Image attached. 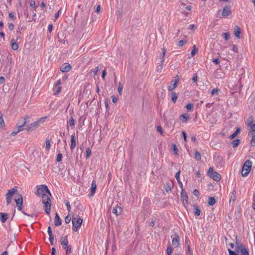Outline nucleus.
Segmentation results:
<instances>
[{
  "mask_svg": "<svg viewBox=\"0 0 255 255\" xmlns=\"http://www.w3.org/2000/svg\"><path fill=\"white\" fill-rule=\"evenodd\" d=\"M228 252L229 255H249V251L245 246L239 243H236L235 252L231 249H228Z\"/></svg>",
  "mask_w": 255,
  "mask_h": 255,
  "instance_id": "nucleus-1",
  "label": "nucleus"
},
{
  "mask_svg": "<svg viewBox=\"0 0 255 255\" xmlns=\"http://www.w3.org/2000/svg\"><path fill=\"white\" fill-rule=\"evenodd\" d=\"M60 243L62 248L66 250V255L70 254L71 253V247L70 245H68L67 236L61 238Z\"/></svg>",
  "mask_w": 255,
  "mask_h": 255,
  "instance_id": "nucleus-2",
  "label": "nucleus"
},
{
  "mask_svg": "<svg viewBox=\"0 0 255 255\" xmlns=\"http://www.w3.org/2000/svg\"><path fill=\"white\" fill-rule=\"evenodd\" d=\"M252 162L249 160L245 161L242 170V175L243 176L246 177L251 170Z\"/></svg>",
  "mask_w": 255,
  "mask_h": 255,
  "instance_id": "nucleus-3",
  "label": "nucleus"
},
{
  "mask_svg": "<svg viewBox=\"0 0 255 255\" xmlns=\"http://www.w3.org/2000/svg\"><path fill=\"white\" fill-rule=\"evenodd\" d=\"M37 191L35 192V194L38 196H41L45 194L50 195V192L48 189V187L45 185H40L36 186Z\"/></svg>",
  "mask_w": 255,
  "mask_h": 255,
  "instance_id": "nucleus-4",
  "label": "nucleus"
},
{
  "mask_svg": "<svg viewBox=\"0 0 255 255\" xmlns=\"http://www.w3.org/2000/svg\"><path fill=\"white\" fill-rule=\"evenodd\" d=\"M18 194L17 192V190L16 189L13 188L8 190L7 194H6V204L8 205L12 201V197L14 196H17V194Z\"/></svg>",
  "mask_w": 255,
  "mask_h": 255,
  "instance_id": "nucleus-5",
  "label": "nucleus"
},
{
  "mask_svg": "<svg viewBox=\"0 0 255 255\" xmlns=\"http://www.w3.org/2000/svg\"><path fill=\"white\" fill-rule=\"evenodd\" d=\"M72 222L73 230L74 232H76L81 227L83 220L79 217H74L72 219Z\"/></svg>",
  "mask_w": 255,
  "mask_h": 255,
  "instance_id": "nucleus-6",
  "label": "nucleus"
},
{
  "mask_svg": "<svg viewBox=\"0 0 255 255\" xmlns=\"http://www.w3.org/2000/svg\"><path fill=\"white\" fill-rule=\"evenodd\" d=\"M208 175L216 181H219L221 178V175L217 172L214 171V169L210 167L208 172Z\"/></svg>",
  "mask_w": 255,
  "mask_h": 255,
  "instance_id": "nucleus-7",
  "label": "nucleus"
},
{
  "mask_svg": "<svg viewBox=\"0 0 255 255\" xmlns=\"http://www.w3.org/2000/svg\"><path fill=\"white\" fill-rule=\"evenodd\" d=\"M45 118H42L39 119L37 121H35L31 124L28 125L26 128L27 130H33L38 127L40 123H43L44 121Z\"/></svg>",
  "mask_w": 255,
  "mask_h": 255,
  "instance_id": "nucleus-8",
  "label": "nucleus"
},
{
  "mask_svg": "<svg viewBox=\"0 0 255 255\" xmlns=\"http://www.w3.org/2000/svg\"><path fill=\"white\" fill-rule=\"evenodd\" d=\"M15 202H16V204L17 206V209L18 210L21 211L22 209V203L23 200L22 196L19 193L17 194V196H15L14 198Z\"/></svg>",
  "mask_w": 255,
  "mask_h": 255,
  "instance_id": "nucleus-9",
  "label": "nucleus"
},
{
  "mask_svg": "<svg viewBox=\"0 0 255 255\" xmlns=\"http://www.w3.org/2000/svg\"><path fill=\"white\" fill-rule=\"evenodd\" d=\"M50 195L51 194L49 195L46 193L40 196L42 197V202L44 205H47V203H51V200L49 197Z\"/></svg>",
  "mask_w": 255,
  "mask_h": 255,
  "instance_id": "nucleus-10",
  "label": "nucleus"
},
{
  "mask_svg": "<svg viewBox=\"0 0 255 255\" xmlns=\"http://www.w3.org/2000/svg\"><path fill=\"white\" fill-rule=\"evenodd\" d=\"M231 13V10L230 7L228 6H225L223 8L222 15L223 17H227L229 16Z\"/></svg>",
  "mask_w": 255,
  "mask_h": 255,
  "instance_id": "nucleus-11",
  "label": "nucleus"
},
{
  "mask_svg": "<svg viewBox=\"0 0 255 255\" xmlns=\"http://www.w3.org/2000/svg\"><path fill=\"white\" fill-rule=\"evenodd\" d=\"M71 66L68 63H64L60 67V70L63 72H67L70 70Z\"/></svg>",
  "mask_w": 255,
  "mask_h": 255,
  "instance_id": "nucleus-12",
  "label": "nucleus"
},
{
  "mask_svg": "<svg viewBox=\"0 0 255 255\" xmlns=\"http://www.w3.org/2000/svg\"><path fill=\"white\" fill-rule=\"evenodd\" d=\"M178 82V79H175L174 80H172L171 82L170 85L168 87V89L169 91H172L177 87V84Z\"/></svg>",
  "mask_w": 255,
  "mask_h": 255,
  "instance_id": "nucleus-13",
  "label": "nucleus"
},
{
  "mask_svg": "<svg viewBox=\"0 0 255 255\" xmlns=\"http://www.w3.org/2000/svg\"><path fill=\"white\" fill-rule=\"evenodd\" d=\"M76 146V143L75 141V133H73L71 135V145L70 148L71 150H73Z\"/></svg>",
  "mask_w": 255,
  "mask_h": 255,
  "instance_id": "nucleus-14",
  "label": "nucleus"
},
{
  "mask_svg": "<svg viewBox=\"0 0 255 255\" xmlns=\"http://www.w3.org/2000/svg\"><path fill=\"white\" fill-rule=\"evenodd\" d=\"M179 242H180V238L178 236H176L172 241V245L175 247L177 248L179 245Z\"/></svg>",
  "mask_w": 255,
  "mask_h": 255,
  "instance_id": "nucleus-15",
  "label": "nucleus"
},
{
  "mask_svg": "<svg viewBox=\"0 0 255 255\" xmlns=\"http://www.w3.org/2000/svg\"><path fill=\"white\" fill-rule=\"evenodd\" d=\"M122 211V208L120 206H116V207H114L112 212L116 215L118 216L121 214Z\"/></svg>",
  "mask_w": 255,
  "mask_h": 255,
  "instance_id": "nucleus-16",
  "label": "nucleus"
},
{
  "mask_svg": "<svg viewBox=\"0 0 255 255\" xmlns=\"http://www.w3.org/2000/svg\"><path fill=\"white\" fill-rule=\"evenodd\" d=\"M8 214L7 213H0V221L4 223L6 222V221L7 219L8 218Z\"/></svg>",
  "mask_w": 255,
  "mask_h": 255,
  "instance_id": "nucleus-17",
  "label": "nucleus"
},
{
  "mask_svg": "<svg viewBox=\"0 0 255 255\" xmlns=\"http://www.w3.org/2000/svg\"><path fill=\"white\" fill-rule=\"evenodd\" d=\"M97 188L96 182L95 180H93L91 184V195L93 196L95 193L96 189Z\"/></svg>",
  "mask_w": 255,
  "mask_h": 255,
  "instance_id": "nucleus-18",
  "label": "nucleus"
},
{
  "mask_svg": "<svg viewBox=\"0 0 255 255\" xmlns=\"http://www.w3.org/2000/svg\"><path fill=\"white\" fill-rule=\"evenodd\" d=\"M240 34H241V29L240 27L238 25L235 26L234 28V34L235 35L238 37H240Z\"/></svg>",
  "mask_w": 255,
  "mask_h": 255,
  "instance_id": "nucleus-19",
  "label": "nucleus"
},
{
  "mask_svg": "<svg viewBox=\"0 0 255 255\" xmlns=\"http://www.w3.org/2000/svg\"><path fill=\"white\" fill-rule=\"evenodd\" d=\"M54 224L56 226H58L61 224V220L57 213L55 214Z\"/></svg>",
  "mask_w": 255,
  "mask_h": 255,
  "instance_id": "nucleus-20",
  "label": "nucleus"
},
{
  "mask_svg": "<svg viewBox=\"0 0 255 255\" xmlns=\"http://www.w3.org/2000/svg\"><path fill=\"white\" fill-rule=\"evenodd\" d=\"M28 118V117L27 116H26L24 119V122L22 124L19 125L17 127V128H18V130L17 131H18V132L20 131H22L23 129V127L26 125V123H27V121H26V120Z\"/></svg>",
  "mask_w": 255,
  "mask_h": 255,
  "instance_id": "nucleus-21",
  "label": "nucleus"
},
{
  "mask_svg": "<svg viewBox=\"0 0 255 255\" xmlns=\"http://www.w3.org/2000/svg\"><path fill=\"white\" fill-rule=\"evenodd\" d=\"M11 48L13 50H16L18 48V45L16 42L15 39H12L11 40Z\"/></svg>",
  "mask_w": 255,
  "mask_h": 255,
  "instance_id": "nucleus-22",
  "label": "nucleus"
},
{
  "mask_svg": "<svg viewBox=\"0 0 255 255\" xmlns=\"http://www.w3.org/2000/svg\"><path fill=\"white\" fill-rule=\"evenodd\" d=\"M249 135L251 136H255V124L251 126V130L249 131Z\"/></svg>",
  "mask_w": 255,
  "mask_h": 255,
  "instance_id": "nucleus-23",
  "label": "nucleus"
},
{
  "mask_svg": "<svg viewBox=\"0 0 255 255\" xmlns=\"http://www.w3.org/2000/svg\"><path fill=\"white\" fill-rule=\"evenodd\" d=\"M237 196H236V192L235 190H234L232 192V195L230 199V202H231V201H233V202H234L236 199Z\"/></svg>",
  "mask_w": 255,
  "mask_h": 255,
  "instance_id": "nucleus-24",
  "label": "nucleus"
},
{
  "mask_svg": "<svg viewBox=\"0 0 255 255\" xmlns=\"http://www.w3.org/2000/svg\"><path fill=\"white\" fill-rule=\"evenodd\" d=\"M61 88L60 86H54L53 87V91L54 92V95L59 94L61 92Z\"/></svg>",
  "mask_w": 255,
  "mask_h": 255,
  "instance_id": "nucleus-25",
  "label": "nucleus"
},
{
  "mask_svg": "<svg viewBox=\"0 0 255 255\" xmlns=\"http://www.w3.org/2000/svg\"><path fill=\"white\" fill-rule=\"evenodd\" d=\"M240 130H240V128H237L236 129V131L230 135V138L231 139L234 138L237 135V134L240 132Z\"/></svg>",
  "mask_w": 255,
  "mask_h": 255,
  "instance_id": "nucleus-26",
  "label": "nucleus"
},
{
  "mask_svg": "<svg viewBox=\"0 0 255 255\" xmlns=\"http://www.w3.org/2000/svg\"><path fill=\"white\" fill-rule=\"evenodd\" d=\"M171 99L172 101L175 103L177 99V95L174 92H172L171 93Z\"/></svg>",
  "mask_w": 255,
  "mask_h": 255,
  "instance_id": "nucleus-27",
  "label": "nucleus"
},
{
  "mask_svg": "<svg viewBox=\"0 0 255 255\" xmlns=\"http://www.w3.org/2000/svg\"><path fill=\"white\" fill-rule=\"evenodd\" d=\"M240 143L239 139H235L232 142V146L234 148L237 147Z\"/></svg>",
  "mask_w": 255,
  "mask_h": 255,
  "instance_id": "nucleus-28",
  "label": "nucleus"
},
{
  "mask_svg": "<svg viewBox=\"0 0 255 255\" xmlns=\"http://www.w3.org/2000/svg\"><path fill=\"white\" fill-rule=\"evenodd\" d=\"M45 207V211L47 214H50L51 209V203H47V205H44Z\"/></svg>",
  "mask_w": 255,
  "mask_h": 255,
  "instance_id": "nucleus-29",
  "label": "nucleus"
},
{
  "mask_svg": "<svg viewBox=\"0 0 255 255\" xmlns=\"http://www.w3.org/2000/svg\"><path fill=\"white\" fill-rule=\"evenodd\" d=\"M201 154L198 151H196L195 152L194 158L196 160L199 161L201 160Z\"/></svg>",
  "mask_w": 255,
  "mask_h": 255,
  "instance_id": "nucleus-30",
  "label": "nucleus"
},
{
  "mask_svg": "<svg viewBox=\"0 0 255 255\" xmlns=\"http://www.w3.org/2000/svg\"><path fill=\"white\" fill-rule=\"evenodd\" d=\"M219 91L220 90L218 88L213 89L211 92V95H218L219 94Z\"/></svg>",
  "mask_w": 255,
  "mask_h": 255,
  "instance_id": "nucleus-31",
  "label": "nucleus"
},
{
  "mask_svg": "<svg viewBox=\"0 0 255 255\" xmlns=\"http://www.w3.org/2000/svg\"><path fill=\"white\" fill-rule=\"evenodd\" d=\"M46 143V149L47 151H49L50 149L51 144L49 139L47 138L45 141Z\"/></svg>",
  "mask_w": 255,
  "mask_h": 255,
  "instance_id": "nucleus-32",
  "label": "nucleus"
},
{
  "mask_svg": "<svg viewBox=\"0 0 255 255\" xmlns=\"http://www.w3.org/2000/svg\"><path fill=\"white\" fill-rule=\"evenodd\" d=\"M216 203L215 198L214 197L209 198L208 204L210 205H213Z\"/></svg>",
  "mask_w": 255,
  "mask_h": 255,
  "instance_id": "nucleus-33",
  "label": "nucleus"
},
{
  "mask_svg": "<svg viewBox=\"0 0 255 255\" xmlns=\"http://www.w3.org/2000/svg\"><path fill=\"white\" fill-rule=\"evenodd\" d=\"M68 124L69 125V126H70V127H74V125H75V121L74 120V119L73 118V117H71L69 119V121L68 123Z\"/></svg>",
  "mask_w": 255,
  "mask_h": 255,
  "instance_id": "nucleus-34",
  "label": "nucleus"
},
{
  "mask_svg": "<svg viewBox=\"0 0 255 255\" xmlns=\"http://www.w3.org/2000/svg\"><path fill=\"white\" fill-rule=\"evenodd\" d=\"M172 150L175 155H178V149L175 144H172Z\"/></svg>",
  "mask_w": 255,
  "mask_h": 255,
  "instance_id": "nucleus-35",
  "label": "nucleus"
},
{
  "mask_svg": "<svg viewBox=\"0 0 255 255\" xmlns=\"http://www.w3.org/2000/svg\"><path fill=\"white\" fill-rule=\"evenodd\" d=\"M162 55H162V59L161 60V62L162 63V64H163L164 61V57H165V54L166 53V51L164 48H162Z\"/></svg>",
  "mask_w": 255,
  "mask_h": 255,
  "instance_id": "nucleus-36",
  "label": "nucleus"
},
{
  "mask_svg": "<svg viewBox=\"0 0 255 255\" xmlns=\"http://www.w3.org/2000/svg\"><path fill=\"white\" fill-rule=\"evenodd\" d=\"M163 64H162V63L160 62V64L157 66L156 69L158 72H161V70L163 68Z\"/></svg>",
  "mask_w": 255,
  "mask_h": 255,
  "instance_id": "nucleus-37",
  "label": "nucleus"
},
{
  "mask_svg": "<svg viewBox=\"0 0 255 255\" xmlns=\"http://www.w3.org/2000/svg\"><path fill=\"white\" fill-rule=\"evenodd\" d=\"M197 51V50L196 49V46L194 45L193 48L191 52V56H194L195 55Z\"/></svg>",
  "mask_w": 255,
  "mask_h": 255,
  "instance_id": "nucleus-38",
  "label": "nucleus"
},
{
  "mask_svg": "<svg viewBox=\"0 0 255 255\" xmlns=\"http://www.w3.org/2000/svg\"><path fill=\"white\" fill-rule=\"evenodd\" d=\"M186 43V41L185 40H181L178 41V45L179 46H183L184 44Z\"/></svg>",
  "mask_w": 255,
  "mask_h": 255,
  "instance_id": "nucleus-39",
  "label": "nucleus"
},
{
  "mask_svg": "<svg viewBox=\"0 0 255 255\" xmlns=\"http://www.w3.org/2000/svg\"><path fill=\"white\" fill-rule=\"evenodd\" d=\"M122 90H123V85H122V84L121 83H119V86L118 88V91L120 95H121Z\"/></svg>",
  "mask_w": 255,
  "mask_h": 255,
  "instance_id": "nucleus-40",
  "label": "nucleus"
},
{
  "mask_svg": "<svg viewBox=\"0 0 255 255\" xmlns=\"http://www.w3.org/2000/svg\"><path fill=\"white\" fill-rule=\"evenodd\" d=\"M62 158V154L60 153H58L57 155L56 161L60 162L61 161Z\"/></svg>",
  "mask_w": 255,
  "mask_h": 255,
  "instance_id": "nucleus-41",
  "label": "nucleus"
},
{
  "mask_svg": "<svg viewBox=\"0 0 255 255\" xmlns=\"http://www.w3.org/2000/svg\"><path fill=\"white\" fill-rule=\"evenodd\" d=\"M195 214L196 215V216H199L200 215V213H201V211L200 210V209L198 208V207H196L195 208Z\"/></svg>",
  "mask_w": 255,
  "mask_h": 255,
  "instance_id": "nucleus-42",
  "label": "nucleus"
},
{
  "mask_svg": "<svg viewBox=\"0 0 255 255\" xmlns=\"http://www.w3.org/2000/svg\"><path fill=\"white\" fill-rule=\"evenodd\" d=\"M225 39L227 40L230 38V33L228 32H225L223 34Z\"/></svg>",
  "mask_w": 255,
  "mask_h": 255,
  "instance_id": "nucleus-43",
  "label": "nucleus"
},
{
  "mask_svg": "<svg viewBox=\"0 0 255 255\" xmlns=\"http://www.w3.org/2000/svg\"><path fill=\"white\" fill-rule=\"evenodd\" d=\"M181 197L182 198V199L183 200L185 199V198L186 200H187V196L185 194V193H184L183 189H182V191L181 192Z\"/></svg>",
  "mask_w": 255,
  "mask_h": 255,
  "instance_id": "nucleus-44",
  "label": "nucleus"
},
{
  "mask_svg": "<svg viewBox=\"0 0 255 255\" xmlns=\"http://www.w3.org/2000/svg\"><path fill=\"white\" fill-rule=\"evenodd\" d=\"M252 139L251 141V145L253 147L255 146V136H252Z\"/></svg>",
  "mask_w": 255,
  "mask_h": 255,
  "instance_id": "nucleus-45",
  "label": "nucleus"
},
{
  "mask_svg": "<svg viewBox=\"0 0 255 255\" xmlns=\"http://www.w3.org/2000/svg\"><path fill=\"white\" fill-rule=\"evenodd\" d=\"M172 252V249L170 246H168L167 249V254L168 255H171Z\"/></svg>",
  "mask_w": 255,
  "mask_h": 255,
  "instance_id": "nucleus-46",
  "label": "nucleus"
},
{
  "mask_svg": "<svg viewBox=\"0 0 255 255\" xmlns=\"http://www.w3.org/2000/svg\"><path fill=\"white\" fill-rule=\"evenodd\" d=\"M65 204H66L67 210L68 211L69 213L70 212V211H71V206H70L69 202L67 201L65 203Z\"/></svg>",
  "mask_w": 255,
  "mask_h": 255,
  "instance_id": "nucleus-47",
  "label": "nucleus"
},
{
  "mask_svg": "<svg viewBox=\"0 0 255 255\" xmlns=\"http://www.w3.org/2000/svg\"><path fill=\"white\" fill-rule=\"evenodd\" d=\"M91 150L89 148L86 149V158H88L91 154Z\"/></svg>",
  "mask_w": 255,
  "mask_h": 255,
  "instance_id": "nucleus-48",
  "label": "nucleus"
},
{
  "mask_svg": "<svg viewBox=\"0 0 255 255\" xmlns=\"http://www.w3.org/2000/svg\"><path fill=\"white\" fill-rule=\"evenodd\" d=\"M71 219L68 216H66L65 218V222L66 223L68 224L70 222Z\"/></svg>",
  "mask_w": 255,
  "mask_h": 255,
  "instance_id": "nucleus-49",
  "label": "nucleus"
},
{
  "mask_svg": "<svg viewBox=\"0 0 255 255\" xmlns=\"http://www.w3.org/2000/svg\"><path fill=\"white\" fill-rule=\"evenodd\" d=\"M193 194L194 196L198 197L199 195V192L197 189H195L193 192Z\"/></svg>",
  "mask_w": 255,
  "mask_h": 255,
  "instance_id": "nucleus-50",
  "label": "nucleus"
},
{
  "mask_svg": "<svg viewBox=\"0 0 255 255\" xmlns=\"http://www.w3.org/2000/svg\"><path fill=\"white\" fill-rule=\"evenodd\" d=\"M186 108L187 110H191L193 108V105L191 104H188L186 106Z\"/></svg>",
  "mask_w": 255,
  "mask_h": 255,
  "instance_id": "nucleus-51",
  "label": "nucleus"
},
{
  "mask_svg": "<svg viewBox=\"0 0 255 255\" xmlns=\"http://www.w3.org/2000/svg\"><path fill=\"white\" fill-rule=\"evenodd\" d=\"M8 27L10 30H12L14 28V24L12 23H8Z\"/></svg>",
  "mask_w": 255,
  "mask_h": 255,
  "instance_id": "nucleus-52",
  "label": "nucleus"
},
{
  "mask_svg": "<svg viewBox=\"0 0 255 255\" xmlns=\"http://www.w3.org/2000/svg\"><path fill=\"white\" fill-rule=\"evenodd\" d=\"M180 171L179 170L178 172L176 173L175 175V178L177 181H179L180 178Z\"/></svg>",
  "mask_w": 255,
  "mask_h": 255,
  "instance_id": "nucleus-53",
  "label": "nucleus"
},
{
  "mask_svg": "<svg viewBox=\"0 0 255 255\" xmlns=\"http://www.w3.org/2000/svg\"><path fill=\"white\" fill-rule=\"evenodd\" d=\"M48 234L49 237H51V236H53L52 230L50 227H48Z\"/></svg>",
  "mask_w": 255,
  "mask_h": 255,
  "instance_id": "nucleus-54",
  "label": "nucleus"
},
{
  "mask_svg": "<svg viewBox=\"0 0 255 255\" xmlns=\"http://www.w3.org/2000/svg\"><path fill=\"white\" fill-rule=\"evenodd\" d=\"M232 50L234 52H237L238 49H237V47H236V46L235 45H234V44L232 45Z\"/></svg>",
  "mask_w": 255,
  "mask_h": 255,
  "instance_id": "nucleus-55",
  "label": "nucleus"
},
{
  "mask_svg": "<svg viewBox=\"0 0 255 255\" xmlns=\"http://www.w3.org/2000/svg\"><path fill=\"white\" fill-rule=\"evenodd\" d=\"M157 131L160 132L161 134H162L163 132L162 129V128L161 126H158L157 127Z\"/></svg>",
  "mask_w": 255,
  "mask_h": 255,
  "instance_id": "nucleus-56",
  "label": "nucleus"
},
{
  "mask_svg": "<svg viewBox=\"0 0 255 255\" xmlns=\"http://www.w3.org/2000/svg\"><path fill=\"white\" fill-rule=\"evenodd\" d=\"M107 74V72H106V69H104L103 72H102V78L104 80L105 79V76Z\"/></svg>",
  "mask_w": 255,
  "mask_h": 255,
  "instance_id": "nucleus-57",
  "label": "nucleus"
},
{
  "mask_svg": "<svg viewBox=\"0 0 255 255\" xmlns=\"http://www.w3.org/2000/svg\"><path fill=\"white\" fill-rule=\"evenodd\" d=\"M213 62L216 65H218L220 63V61L218 59L215 58L213 59Z\"/></svg>",
  "mask_w": 255,
  "mask_h": 255,
  "instance_id": "nucleus-58",
  "label": "nucleus"
},
{
  "mask_svg": "<svg viewBox=\"0 0 255 255\" xmlns=\"http://www.w3.org/2000/svg\"><path fill=\"white\" fill-rule=\"evenodd\" d=\"M112 102L114 103H116L117 102V98L115 96H112Z\"/></svg>",
  "mask_w": 255,
  "mask_h": 255,
  "instance_id": "nucleus-59",
  "label": "nucleus"
},
{
  "mask_svg": "<svg viewBox=\"0 0 255 255\" xmlns=\"http://www.w3.org/2000/svg\"><path fill=\"white\" fill-rule=\"evenodd\" d=\"M53 239H54V238H53V236H51V237H49V242H50L51 245L53 244Z\"/></svg>",
  "mask_w": 255,
  "mask_h": 255,
  "instance_id": "nucleus-60",
  "label": "nucleus"
},
{
  "mask_svg": "<svg viewBox=\"0 0 255 255\" xmlns=\"http://www.w3.org/2000/svg\"><path fill=\"white\" fill-rule=\"evenodd\" d=\"M99 70V67H96L94 69V71H93L94 74V75H97V73H98V72Z\"/></svg>",
  "mask_w": 255,
  "mask_h": 255,
  "instance_id": "nucleus-61",
  "label": "nucleus"
},
{
  "mask_svg": "<svg viewBox=\"0 0 255 255\" xmlns=\"http://www.w3.org/2000/svg\"><path fill=\"white\" fill-rule=\"evenodd\" d=\"M165 190L168 193H169L171 192V188L169 186H168L165 188Z\"/></svg>",
  "mask_w": 255,
  "mask_h": 255,
  "instance_id": "nucleus-62",
  "label": "nucleus"
},
{
  "mask_svg": "<svg viewBox=\"0 0 255 255\" xmlns=\"http://www.w3.org/2000/svg\"><path fill=\"white\" fill-rule=\"evenodd\" d=\"M30 4V6L32 7H34L35 6V1L34 0H31Z\"/></svg>",
  "mask_w": 255,
  "mask_h": 255,
  "instance_id": "nucleus-63",
  "label": "nucleus"
},
{
  "mask_svg": "<svg viewBox=\"0 0 255 255\" xmlns=\"http://www.w3.org/2000/svg\"><path fill=\"white\" fill-rule=\"evenodd\" d=\"M52 29H53L52 24H49L48 26V31L50 32V31H52Z\"/></svg>",
  "mask_w": 255,
  "mask_h": 255,
  "instance_id": "nucleus-64",
  "label": "nucleus"
}]
</instances>
